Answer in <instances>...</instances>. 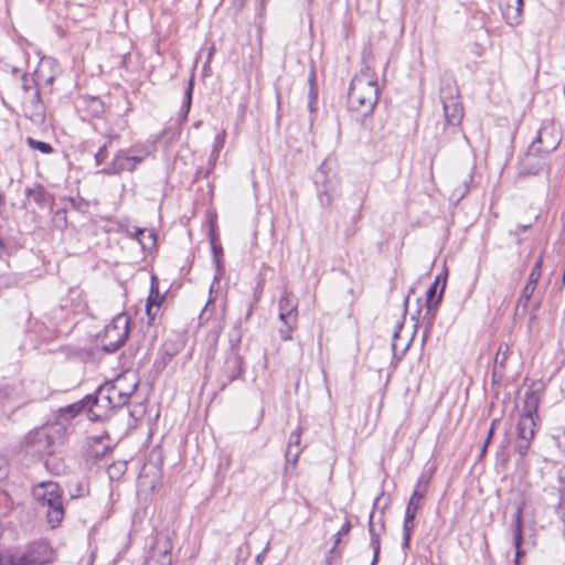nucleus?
Listing matches in <instances>:
<instances>
[{
  "label": "nucleus",
  "mask_w": 565,
  "mask_h": 565,
  "mask_svg": "<svg viewBox=\"0 0 565 565\" xmlns=\"http://www.w3.org/2000/svg\"><path fill=\"white\" fill-rule=\"evenodd\" d=\"M379 100L377 79L370 70L361 71L350 84L348 105L350 110L365 117L373 113Z\"/></svg>",
  "instance_id": "obj_1"
},
{
  "label": "nucleus",
  "mask_w": 565,
  "mask_h": 565,
  "mask_svg": "<svg viewBox=\"0 0 565 565\" xmlns=\"http://www.w3.org/2000/svg\"><path fill=\"white\" fill-rule=\"evenodd\" d=\"M539 391L529 390L524 394L522 414L516 425V440L514 449L521 457L526 456L532 440L534 439L539 419Z\"/></svg>",
  "instance_id": "obj_2"
},
{
  "label": "nucleus",
  "mask_w": 565,
  "mask_h": 565,
  "mask_svg": "<svg viewBox=\"0 0 565 565\" xmlns=\"http://www.w3.org/2000/svg\"><path fill=\"white\" fill-rule=\"evenodd\" d=\"M32 495L36 503L44 509L47 523L56 529L65 516L63 489L57 482L43 481L32 488Z\"/></svg>",
  "instance_id": "obj_3"
},
{
  "label": "nucleus",
  "mask_w": 565,
  "mask_h": 565,
  "mask_svg": "<svg viewBox=\"0 0 565 565\" xmlns=\"http://www.w3.org/2000/svg\"><path fill=\"white\" fill-rule=\"evenodd\" d=\"M66 433V428L60 423L47 424L29 431L22 441L24 450L40 457L51 456L54 446L60 443Z\"/></svg>",
  "instance_id": "obj_4"
},
{
  "label": "nucleus",
  "mask_w": 565,
  "mask_h": 565,
  "mask_svg": "<svg viewBox=\"0 0 565 565\" xmlns=\"http://www.w3.org/2000/svg\"><path fill=\"white\" fill-rule=\"evenodd\" d=\"M241 339L242 334L239 328L235 327L230 332V349L226 353L223 365L221 366L217 379L222 390H224L230 383L236 380L243 372V361L238 353Z\"/></svg>",
  "instance_id": "obj_5"
},
{
  "label": "nucleus",
  "mask_w": 565,
  "mask_h": 565,
  "mask_svg": "<svg viewBox=\"0 0 565 565\" xmlns=\"http://www.w3.org/2000/svg\"><path fill=\"white\" fill-rule=\"evenodd\" d=\"M318 200L323 207H330L339 192V178L328 161H323L313 174Z\"/></svg>",
  "instance_id": "obj_6"
},
{
  "label": "nucleus",
  "mask_w": 565,
  "mask_h": 565,
  "mask_svg": "<svg viewBox=\"0 0 565 565\" xmlns=\"http://www.w3.org/2000/svg\"><path fill=\"white\" fill-rule=\"evenodd\" d=\"M128 326L129 318L126 315L121 313L116 316L97 337L102 350L107 353L117 351L128 337Z\"/></svg>",
  "instance_id": "obj_7"
},
{
  "label": "nucleus",
  "mask_w": 565,
  "mask_h": 565,
  "mask_svg": "<svg viewBox=\"0 0 565 565\" xmlns=\"http://www.w3.org/2000/svg\"><path fill=\"white\" fill-rule=\"evenodd\" d=\"M544 136V132H537V136L530 145L527 151L520 161L518 172L519 177L537 175L543 171L548 172L547 156L541 152L540 147V142L543 141Z\"/></svg>",
  "instance_id": "obj_8"
},
{
  "label": "nucleus",
  "mask_w": 565,
  "mask_h": 565,
  "mask_svg": "<svg viewBox=\"0 0 565 565\" xmlns=\"http://www.w3.org/2000/svg\"><path fill=\"white\" fill-rule=\"evenodd\" d=\"M137 388V383L130 386V391H121V380L114 384H105L98 387L94 399L97 401L98 408H118L129 402L130 396Z\"/></svg>",
  "instance_id": "obj_9"
},
{
  "label": "nucleus",
  "mask_w": 565,
  "mask_h": 565,
  "mask_svg": "<svg viewBox=\"0 0 565 565\" xmlns=\"http://www.w3.org/2000/svg\"><path fill=\"white\" fill-rule=\"evenodd\" d=\"M459 89L450 81L444 82L440 87V99L444 107V114L447 125L457 127L463 118V108L458 100Z\"/></svg>",
  "instance_id": "obj_10"
},
{
  "label": "nucleus",
  "mask_w": 565,
  "mask_h": 565,
  "mask_svg": "<svg viewBox=\"0 0 565 565\" xmlns=\"http://www.w3.org/2000/svg\"><path fill=\"white\" fill-rule=\"evenodd\" d=\"M19 565H44L52 561L53 550L44 540H38L24 547L15 550Z\"/></svg>",
  "instance_id": "obj_11"
},
{
  "label": "nucleus",
  "mask_w": 565,
  "mask_h": 565,
  "mask_svg": "<svg viewBox=\"0 0 565 565\" xmlns=\"http://www.w3.org/2000/svg\"><path fill=\"white\" fill-rule=\"evenodd\" d=\"M148 153L147 150L139 154H130L127 150H119L115 154L111 163L105 167L100 172L107 175L119 174L124 171L131 172L145 160Z\"/></svg>",
  "instance_id": "obj_12"
},
{
  "label": "nucleus",
  "mask_w": 565,
  "mask_h": 565,
  "mask_svg": "<svg viewBox=\"0 0 565 565\" xmlns=\"http://www.w3.org/2000/svg\"><path fill=\"white\" fill-rule=\"evenodd\" d=\"M278 307L280 321H282L285 326H297L298 300L287 289L284 290Z\"/></svg>",
  "instance_id": "obj_13"
},
{
  "label": "nucleus",
  "mask_w": 565,
  "mask_h": 565,
  "mask_svg": "<svg viewBox=\"0 0 565 565\" xmlns=\"http://www.w3.org/2000/svg\"><path fill=\"white\" fill-rule=\"evenodd\" d=\"M430 482V473H422L417 480L415 489L407 502L405 513L416 515L422 505V500L425 498Z\"/></svg>",
  "instance_id": "obj_14"
},
{
  "label": "nucleus",
  "mask_w": 565,
  "mask_h": 565,
  "mask_svg": "<svg viewBox=\"0 0 565 565\" xmlns=\"http://www.w3.org/2000/svg\"><path fill=\"white\" fill-rule=\"evenodd\" d=\"M445 287L446 279L440 282V276H437L433 285L426 291V316H429L428 321L430 324L435 318V311L441 301Z\"/></svg>",
  "instance_id": "obj_15"
},
{
  "label": "nucleus",
  "mask_w": 565,
  "mask_h": 565,
  "mask_svg": "<svg viewBox=\"0 0 565 565\" xmlns=\"http://www.w3.org/2000/svg\"><path fill=\"white\" fill-rule=\"evenodd\" d=\"M97 401L94 399L93 394L86 395L81 401L71 404L62 409V412L66 415H68L71 418L75 417L76 415L81 414L84 411H87L88 418L92 420L100 418V415H98L94 408L96 407Z\"/></svg>",
  "instance_id": "obj_16"
},
{
  "label": "nucleus",
  "mask_w": 565,
  "mask_h": 565,
  "mask_svg": "<svg viewBox=\"0 0 565 565\" xmlns=\"http://www.w3.org/2000/svg\"><path fill=\"white\" fill-rule=\"evenodd\" d=\"M385 530L383 515H381L379 523L374 522V512H371L369 519V533L371 537V546L373 548V559L371 565H376L379 562L381 551V535Z\"/></svg>",
  "instance_id": "obj_17"
},
{
  "label": "nucleus",
  "mask_w": 565,
  "mask_h": 565,
  "mask_svg": "<svg viewBox=\"0 0 565 565\" xmlns=\"http://www.w3.org/2000/svg\"><path fill=\"white\" fill-rule=\"evenodd\" d=\"M22 88L24 93L30 94V102L34 105V111L31 114V117H41L43 107L40 100V90L32 75L24 74L22 76Z\"/></svg>",
  "instance_id": "obj_18"
},
{
  "label": "nucleus",
  "mask_w": 565,
  "mask_h": 565,
  "mask_svg": "<svg viewBox=\"0 0 565 565\" xmlns=\"http://www.w3.org/2000/svg\"><path fill=\"white\" fill-rule=\"evenodd\" d=\"M25 195L29 199H32L40 207L50 206L52 204L50 193L41 184H38L34 188H28L25 190Z\"/></svg>",
  "instance_id": "obj_19"
},
{
  "label": "nucleus",
  "mask_w": 565,
  "mask_h": 565,
  "mask_svg": "<svg viewBox=\"0 0 565 565\" xmlns=\"http://www.w3.org/2000/svg\"><path fill=\"white\" fill-rule=\"evenodd\" d=\"M512 532H513V545L516 550V557L521 555L520 547L523 541L522 536V508L518 507L516 511L514 512L512 516Z\"/></svg>",
  "instance_id": "obj_20"
},
{
  "label": "nucleus",
  "mask_w": 565,
  "mask_h": 565,
  "mask_svg": "<svg viewBox=\"0 0 565 565\" xmlns=\"http://www.w3.org/2000/svg\"><path fill=\"white\" fill-rule=\"evenodd\" d=\"M537 132H544L545 136L543 141L540 142L541 152L548 157L554 150L559 146V139H557L553 134L551 128L542 127Z\"/></svg>",
  "instance_id": "obj_21"
},
{
  "label": "nucleus",
  "mask_w": 565,
  "mask_h": 565,
  "mask_svg": "<svg viewBox=\"0 0 565 565\" xmlns=\"http://www.w3.org/2000/svg\"><path fill=\"white\" fill-rule=\"evenodd\" d=\"M110 450V447L104 444L103 437H96L93 439L92 445L88 449V455L95 459H102Z\"/></svg>",
  "instance_id": "obj_22"
},
{
  "label": "nucleus",
  "mask_w": 565,
  "mask_h": 565,
  "mask_svg": "<svg viewBox=\"0 0 565 565\" xmlns=\"http://www.w3.org/2000/svg\"><path fill=\"white\" fill-rule=\"evenodd\" d=\"M415 518L416 515L406 514L404 515L403 522V548L406 550L409 547L412 533L415 527Z\"/></svg>",
  "instance_id": "obj_23"
},
{
  "label": "nucleus",
  "mask_w": 565,
  "mask_h": 565,
  "mask_svg": "<svg viewBox=\"0 0 565 565\" xmlns=\"http://www.w3.org/2000/svg\"><path fill=\"white\" fill-rule=\"evenodd\" d=\"M512 1H513L512 2L513 6H514L513 12H510V10H503L502 13H503V17L508 24L516 25L520 23V18H521L522 8H523V0H512Z\"/></svg>",
  "instance_id": "obj_24"
},
{
  "label": "nucleus",
  "mask_w": 565,
  "mask_h": 565,
  "mask_svg": "<svg viewBox=\"0 0 565 565\" xmlns=\"http://www.w3.org/2000/svg\"><path fill=\"white\" fill-rule=\"evenodd\" d=\"M512 1H513L512 2L513 6H514L513 12H510V10H503L502 13H503V17L508 24L516 25L520 23V18H521L522 8H523V0H512Z\"/></svg>",
  "instance_id": "obj_25"
},
{
  "label": "nucleus",
  "mask_w": 565,
  "mask_h": 565,
  "mask_svg": "<svg viewBox=\"0 0 565 565\" xmlns=\"http://www.w3.org/2000/svg\"><path fill=\"white\" fill-rule=\"evenodd\" d=\"M134 236L138 239L142 248H151L156 244V234L145 228H136Z\"/></svg>",
  "instance_id": "obj_26"
},
{
  "label": "nucleus",
  "mask_w": 565,
  "mask_h": 565,
  "mask_svg": "<svg viewBox=\"0 0 565 565\" xmlns=\"http://www.w3.org/2000/svg\"><path fill=\"white\" fill-rule=\"evenodd\" d=\"M154 551L167 557L172 550V542L167 535H159L154 543Z\"/></svg>",
  "instance_id": "obj_27"
},
{
  "label": "nucleus",
  "mask_w": 565,
  "mask_h": 565,
  "mask_svg": "<svg viewBox=\"0 0 565 565\" xmlns=\"http://www.w3.org/2000/svg\"><path fill=\"white\" fill-rule=\"evenodd\" d=\"M162 300H163V296H161L159 292L157 277L152 276L150 294L148 296L147 302H150V305H156V307L159 308Z\"/></svg>",
  "instance_id": "obj_28"
},
{
  "label": "nucleus",
  "mask_w": 565,
  "mask_h": 565,
  "mask_svg": "<svg viewBox=\"0 0 565 565\" xmlns=\"http://www.w3.org/2000/svg\"><path fill=\"white\" fill-rule=\"evenodd\" d=\"M25 142L31 149L39 150L40 152H42L44 154H49L54 151L53 147L50 143H47L45 141L36 140L32 137H26Z\"/></svg>",
  "instance_id": "obj_29"
},
{
  "label": "nucleus",
  "mask_w": 565,
  "mask_h": 565,
  "mask_svg": "<svg viewBox=\"0 0 565 565\" xmlns=\"http://www.w3.org/2000/svg\"><path fill=\"white\" fill-rule=\"evenodd\" d=\"M509 354H510L509 344H507V343L500 344V347L497 351V354L494 356V369H497L498 366L503 369L505 366Z\"/></svg>",
  "instance_id": "obj_30"
},
{
  "label": "nucleus",
  "mask_w": 565,
  "mask_h": 565,
  "mask_svg": "<svg viewBox=\"0 0 565 565\" xmlns=\"http://www.w3.org/2000/svg\"><path fill=\"white\" fill-rule=\"evenodd\" d=\"M542 266H543V256L541 255L534 263L533 268L529 275V279H527L526 284L536 287L537 281L540 280L541 275H542Z\"/></svg>",
  "instance_id": "obj_31"
},
{
  "label": "nucleus",
  "mask_w": 565,
  "mask_h": 565,
  "mask_svg": "<svg viewBox=\"0 0 565 565\" xmlns=\"http://www.w3.org/2000/svg\"><path fill=\"white\" fill-rule=\"evenodd\" d=\"M182 347L183 344L181 341H173L168 339L162 345V352L164 355L171 359L180 352Z\"/></svg>",
  "instance_id": "obj_32"
},
{
  "label": "nucleus",
  "mask_w": 565,
  "mask_h": 565,
  "mask_svg": "<svg viewBox=\"0 0 565 565\" xmlns=\"http://www.w3.org/2000/svg\"><path fill=\"white\" fill-rule=\"evenodd\" d=\"M192 94H193V78H190V81L188 83V87L184 93V102L182 105V111H183L182 120L186 119V116L190 111L191 104H192Z\"/></svg>",
  "instance_id": "obj_33"
},
{
  "label": "nucleus",
  "mask_w": 565,
  "mask_h": 565,
  "mask_svg": "<svg viewBox=\"0 0 565 565\" xmlns=\"http://www.w3.org/2000/svg\"><path fill=\"white\" fill-rule=\"evenodd\" d=\"M535 288H536L535 286H531L529 284L525 285V287L523 288L521 296L518 300V308L522 307L523 310H525L527 308V303H529Z\"/></svg>",
  "instance_id": "obj_34"
},
{
  "label": "nucleus",
  "mask_w": 565,
  "mask_h": 565,
  "mask_svg": "<svg viewBox=\"0 0 565 565\" xmlns=\"http://www.w3.org/2000/svg\"><path fill=\"white\" fill-rule=\"evenodd\" d=\"M0 565H19L17 551L0 552Z\"/></svg>",
  "instance_id": "obj_35"
},
{
  "label": "nucleus",
  "mask_w": 565,
  "mask_h": 565,
  "mask_svg": "<svg viewBox=\"0 0 565 565\" xmlns=\"http://www.w3.org/2000/svg\"><path fill=\"white\" fill-rule=\"evenodd\" d=\"M300 454V447L292 448L291 445H288L285 454L287 463H292L295 466L299 459Z\"/></svg>",
  "instance_id": "obj_36"
},
{
  "label": "nucleus",
  "mask_w": 565,
  "mask_h": 565,
  "mask_svg": "<svg viewBox=\"0 0 565 565\" xmlns=\"http://www.w3.org/2000/svg\"><path fill=\"white\" fill-rule=\"evenodd\" d=\"M351 531V523L349 521H347L341 527L340 530L337 532V534L334 535V545L333 547L330 550V554L334 553L335 550H337V546L338 544L340 543V540H341V536H345L350 533Z\"/></svg>",
  "instance_id": "obj_37"
},
{
  "label": "nucleus",
  "mask_w": 565,
  "mask_h": 565,
  "mask_svg": "<svg viewBox=\"0 0 565 565\" xmlns=\"http://www.w3.org/2000/svg\"><path fill=\"white\" fill-rule=\"evenodd\" d=\"M224 142H225V131H222L221 134L216 135V137L214 139V147H213L211 158H213L215 160L218 157V152L224 147Z\"/></svg>",
  "instance_id": "obj_38"
},
{
  "label": "nucleus",
  "mask_w": 565,
  "mask_h": 565,
  "mask_svg": "<svg viewBox=\"0 0 565 565\" xmlns=\"http://www.w3.org/2000/svg\"><path fill=\"white\" fill-rule=\"evenodd\" d=\"M301 439V427H297L289 437L288 445H291L292 448L299 447Z\"/></svg>",
  "instance_id": "obj_39"
},
{
  "label": "nucleus",
  "mask_w": 565,
  "mask_h": 565,
  "mask_svg": "<svg viewBox=\"0 0 565 565\" xmlns=\"http://www.w3.org/2000/svg\"><path fill=\"white\" fill-rule=\"evenodd\" d=\"M107 158V145L102 146L95 154L96 166H100Z\"/></svg>",
  "instance_id": "obj_40"
},
{
  "label": "nucleus",
  "mask_w": 565,
  "mask_h": 565,
  "mask_svg": "<svg viewBox=\"0 0 565 565\" xmlns=\"http://www.w3.org/2000/svg\"><path fill=\"white\" fill-rule=\"evenodd\" d=\"M296 328V326H286V328L284 329H280L279 330V335H280V339L284 340V341H289L291 340V332L292 330Z\"/></svg>",
  "instance_id": "obj_41"
},
{
  "label": "nucleus",
  "mask_w": 565,
  "mask_h": 565,
  "mask_svg": "<svg viewBox=\"0 0 565 565\" xmlns=\"http://www.w3.org/2000/svg\"><path fill=\"white\" fill-rule=\"evenodd\" d=\"M211 303H212V300H209V301L206 302L205 307L203 308V310H202V311H201V313H200L199 319H200V321H201L202 323H203V322H205V321H207V320L210 319V317H211V311H210V309H209V306H210Z\"/></svg>",
  "instance_id": "obj_42"
},
{
  "label": "nucleus",
  "mask_w": 565,
  "mask_h": 565,
  "mask_svg": "<svg viewBox=\"0 0 565 565\" xmlns=\"http://www.w3.org/2000/svg\"><path fill=\"white\" fill-rule=\"evenodd\" d=\"M212 250L214 254V260L217 265V268H220V255L223 253L222 246L216 245L215 243H212Z\"/></svg>",
  "instance_id": "obj_43"
},
{
  "label": "nucleus",
  "mask_w": 565,
  "mask_h": 565,
  "mask_svg": "<svg viewBox=\"0 0 565 565\" xmlns=\"http://www.w3.org/2000/svg\"><path fill=\"white\" fill-rule=\"evenodd\" d=\"M158 310H159V308H157L156 305H150V302H147L146 313L150 321L154 319Z\"/></svg>",
  "instance_id": "obj_44"
},
{
  "label": "nucleus",
  "mask_w": 565,
  "mask_h": 565,
  "mask_svg": "<svg viewBox=\"0 0 565 565\" xmlns=\"http://www.w3.org/2000/svg\"><path fill=\"white\" fill-rule=\"evenodd\" d=\"M500 423V418H494L492 422H491V425H490V428H489V431L487 434V438H486V441L488 443H491V439L494 435V430H495V427L497 425Z\"/></svg>",
  "instance_id": "obj_45"
},
{
  "label": "nucleus",
  "mask_w": 565,
  "mask_h": 565,
  "mask_svg": "<svg viewBox=\"0 0 565 565\" xmlns=\"http://www.w3.org/2000/svg\"><path fill=\"white\" fill-rule=\"evenodd\" d=\"M8 476V468L6 460L3 458H0V481L6 479Z\"/></svg>",
  "instance_id": "obj_46"
},
{
  "label": "nucleus",
  "mask_w": 565,
  "mask_h": 565,
  "mask_svg": "<svg viewBox=\"0 0 565 565\" xmlns=\"http://www.w3.org/2000/svg\"><path fill=\"white\" fill-rule=\"evenodd\" d=\"M555 438L558 447L563 448V450L565 451V430L557 435Z\"/></svg>",
  "instance_id": "obj_47"
},
{
  "label": "nucleus",
  "mask_w": 565,
  "mask_h": 565,
  "mask_svg": "<svg viewBox=\"0 0 565 565\" xmlns=\"http://www.w3.org/2000/svg\"><path fill=\"white\" fill-rule=\"evenodd\" d=\"M315 79V74L312 73L311 74V77H310V82L312 83ZM310 98H311V103H310V108H312V100L317 98V92L315 90L313 86L311 85V88H310Z\"/></svg>",
  "instance_id": "obj_48"
},
{
  "label": "nucleus",
  "mask_w": 565,
  "mask_h": 565,
  "mask_svg": "<svg viewBox=\"0 0 565 565\" xmlns=\"http://www.w3.org/2000/svg\"><path fill=\"white\" fill-rule=\"evenodd\" d=\"M531 224H527V225H518L516 226V230L514 231V234H519L520 231H527L529 228H531ZM511 234H513V232H511Z\"/></svg>",
  "instance_id": "obj_49"
},
{
  "label": "nucleus",
  "mask_w": 565,
  "mask_h": 565,
  "mask_svg": "<svg viewBox=\"0 0 565 565\" xmlns=\"http://www.w3.org/2000/svg\"><path fill=\"white\" fill-rule=\"evenodd\" d=\"M489 445H490V443L484 440L483 446H482L481 451H480V456L481 457L484 456V454L487 452V449H488Z\"/></svg>",
  "instance_id": "obj_50"
},
{
  "label": "nucleus",
  "mask_w": 565,
  "mask_h": 565,
  "mask_svg": "<svg viewBox=\"0 0 565 565\" xmlns=\"http://www.w3.org/2000/svg\"><path fill=\"white\" fill-rule=\"evenodd\" d=\"M114 470H117L118 472H120V469H117L116 465L110 466L108 468V473H109L110 478H113Z\"/></svg>",
  "instance_id": "obj_51"
},
{
  "label": "nucleus",
  "mask_w": 565,
  "mask_h": 565,
  "mask_svg": "<svg viewBox=\"0 0 565 565\" xmlns=\"http://www.w3.org/2000/svg\"><path fill=\"white\" fill-rule=\"evenodd\" d=\"M4 249H6L4 242L0 238V256L3 254Z\"/></svg>",
  "instance_id": "obj_52"
},
{
  "label": "nucleus",
  "mask_w": 565,
  "mask_h": 565,
  "mask_svg": "<svg viewBox=\"0 0 565 565\" xmlns=\"http://www.w3.org/2000/svg\"><path fill=\"white\" fill-rule=\"evenodd\" d=\"M503 10H510V12H513V10H514L513 3L509 2Z\"/></svg>",
  "instance_id": "obj_53"
},
{
  "label": "nucleus",
  "mask_w": 565,
  "mask_h": 565,
  "mask_svg": "<svg viewBox=\"0 0 565 565\" xmlns=\"http://www.w3.org/2000/svg\"><path fill=\"white\" fill-rule=\"evenodd\" d=\"M263 555H264V553H260V554H258V555L256 556V562H257V563H262Z\"/></svg>",
  "instance_id": "obj_54"
},
{
  "label": "nucleus",
  "mask_w": 565,
  "mask_h": 565,
  "mask_svg": "<svg viewBox=\"0 0 565 565\" xmlns=\"http://www.w3.org/2000/svg\"><path fill=\"white\" fill-rule=\"evenodd\" d=\"M360 216H361V215H360V213H358V214L353 217L354 222H358V221H359V218H360Z\"/></svg>",
  "instance_id": "obj_55"
},
{
  "label": "nucleus",
  "mask_w": 565,
  "mask_h": 565,
  "mask_svg": "<svg viewBox=\"0 0 565 565\" xmlns=\"http://www.w3.org/2000/svg\"><path fill=\"white\" fill-rule=\"evenodd\" d=\"M266 1H267V0H259V2H260V7H262V8H264V7H265V2H266Z\"/></svg>",
  "instance_id": "obj_56"
},
{
  "label": "nucleus",
  "mask_w": 565,
  "mask_h": 565,
  "mask_svg": "<svg viewBox=\"0 0 565 565\" xmlns=\"http://www.w3.org/2000/svg\"><path fill=\"white\" fill-rule=\"evenodd\" d=\"M467 191H468V185L466 184V185H465V190H463V192L461 193V196H463V195H465V193H466Z\"/></svg>",
  "instance_id": "obj_57"
},
{
  "label": "nucleus",
  "mask_w": 565,
  "mask_h": 565,
  "mask_svg": "<svg viewBox=\"0 0 565 565\" xmlns=\"http://www.w3.org/2000/svg\"><path fill=\"white\" fill-rule=\"evenodd\" d=\"M397 338H398V330H396V331L394 332V339H397Z\"/></svg>",
  "instance_id": "obj_58"
},
{
  "label": "nucleus",
  "mask_w": 565,
  "mask_h": 565,
  "mask_svg": "<svg viewBox=\"0 0 565 565\" xmlns=\"http://www.w3.org/2000/svg\"><path fill=\"white\" fill-rule=\"evenodd\" d=\"M392 348H393V351H395L396 350V344L393 343Z\"/></svg>",
  "instance_id": "obj_59"
},
{
  "label": "nucleus",
  "mask_w": 565,
  "mask_h": 565,
  "mask_svg": "<svg viewBox=\"0 0 565 565\" xmlns=\"http://www.w3.org/2000/svg\"><path fill=\"white\" fill-rule=\"evenodd\" d=\"M121 391H127V390L124 387V385H122V384H121Z\"/></svg>",
  "instance_id": "obj_60"
},
{
  "label": "nucleus",
  "mask_w": 565,
  "mask_h": 565,
  "mask_svg": "<svg viewBox=\"0 0 565 565\" xmlns=\"http://www.w3.org/2000/svg\"><path fill=\"white\" fill-rule=\"evenodd\" d=\"M563 520H564V522H565V511L563 512Z\"/></svg>",
  "instance_id": "obj_61"
}]
</instances>
